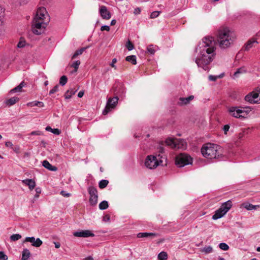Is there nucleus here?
Returning <instances> with one entry per match:
<instances>
[{
    "mask_svg": "<svg viewBox=\"0 0 260 260\" xmlns=\"http://www.w3.org/2000/svg\"><path fill=\"white\" fill-rule=\"evenodd\" d=\"M42 134V132L40 131H32L30 133V135L34 136V135H41Z\"/></svg>",
    "mask_w": 260,
    "mask_h": 260,
    "instance_id": "obj_44",
    "label": "nucleus"
},
{
    "mask_svg": "<svg viewBox=\"0 0 260 260\" xmlns=\"http://www.w3.org/2000/svg\"><path fill=\"white\" fill-rule=\"evenodd\" d=\"M126 47L129 51L132 50L134 48V45L130 41H128V42L126 43Z\"/></svg>",
    "mask_w": 260,
    "mask_h": 260,
    "instance_id": "obj_38",
    "label": "nucleus"
},
{
    "mask_svg": "<svg viewBox=\"0 0 260 260\" xmlns=\"http://www.w3.org/2000/svg\"><path fill=\"white\" fill-rule=\"evenodd\" d=\"M59 85H56L50 91H49V94H52L56 92L58 90Z\"/></svg>",
    "mask_w": 260,
    "mask_h": 260,
    "instance_id": "obj_42",
    "label": "nucleus"
},
{
    "mask_svg": "<svg viewBox=\"0 0 260 260\" xmlns=\"http://www.w3.org/2000/svg\"><path fill=\"white\" fill-rule=\"evenodd\" d=\"M212 251H213V248L211 246L205 247L203 249V251H204L206 253H210Z\"/></svg>",
    "mask_w": 260,
    "mask_h": 260,
    "instance_id": "obj_40",
    "label": "nucleus"
},
{
    "mask_svg": "<svg viewBox=\"0 0 260 260\" xmlns=\"http://www.w3.org/2000/svg\"><path fill=\"white\" fill-rule=\"evenodd\" d=\"M21 235L19 234H13L10 236V240L12 241H16L21 238Z\"/></svg>",
    "mask_w": 260,
    "mask_h": 260,
    "instance_id": "obj_32",
    "label": "nucleus"
},
{
    "mask_svg": "<svg viewBox=\"0 0 260 260\" xmlns=\"http://www.w3.org/2000/svg\"><path fill=\"white\" fill-rule=\"evenodd\" d=\"M46 16L48 17L47 11L44 7L39 8L32 21V31L35 34H41V29L46 27L47 22L45 21Z\"/></svg>",
    "mask_w": 260,
    "mask_h": 260,
    "instance_id": "obj_3",
    "label": "nucleus"
},
{
    "mask_svg": "<svg viewBox=\"0 0 260 260\" xmlns=\"http://www.w3.org/2000/svg\"><path fill=\"white\" fill-rule=\"evenodd\" d=\"M108 203L107 201H103L101 202L99 204V208L101 210H105L108 208Z\"/></svg>",
    "mask_w": 260,
    "mask_h": 260,
    "instance_id": "obj_27",
    "label": "nucleus"
},
{
    "mask_svg": "<svg viewBox=\"0 0 260 260\" xmlns=\"http://www.w3.org/2000/svg\"><path fill=\"white\" fill-rule=\"evenodd\" d=\"M42 165L45 168L48 169L49 171H56L57 170V168L55 166H52L48 161L46 160L43 161Z\"/></svg>",
    "mask_w": 260,
    "mask_h": 260,
    "instance_id": "obj_19",
    "label": "nucleus"
},
{
    "mask_svg": "<svg viewBox=\"0 0 260 260\" xmlns=\"http://www.w3.org/2000/svg\"><path fill=\"white\" fill-rule=\"evenodd\" d=\"M22 183L25 185L28 186L30 190H32L35 186L36 182L34 180L31 179H26L22 181Z\"/></svg>",
    "mask_w": 260,
    "mask_h": 260,
    "instance_id": "obj_16",
    "label": "nucleus"
},
{
    "mask_svg": "<svg viewBox=\"0 0 260 260\" xmlns=\"http://www.w3.org/2000/svg\"><path fill=\"white\" fill-rule=\"evenodd\" d=\"M85 260H93V257L91 256H88L85 258Z\"/></svg>",
    "mask_w": 260,
    "mask_h": 260,
    "instance_id": "obj_60",
    "label": "nucleus"
},
{
    "mask_svg": "<svg viewBox=\"0 0 260 260\" xmlns=\"http://www.w3.org/2000/svg\"><path fill=\"white\" fill-rule=\"evenodd\" d=\"M47 131H49L52 133L53 134L58 135L60 133V131L58 128H52L50 126H47L45 128Z\"/></svg>",
    "mask_w": 260,
    "mask_h": 260,
    "instance_id": "obj_26",
    "label": "nucleus"
},
{
    "mask_svg": "<svg viewBox=\"0 0 260 260\" xmlns=\"http://www.w3.org/2000/svg\"><path fill=\"white\" fill-rule=\"evenodd\" d=\"M192 162V157L187 154L180 153L176 157L175 164L179 167H183Z\"/></svg>",
    "mask_w": 260,
    "mask_h": 260,
    "instance_id": "obj_8",
    "label": "nucleus"
},
{
    "mask_svg": "<svg viewBox=\"0 0 260 260\" xmlns=\"http://www.w3.org/2000/svg\"><path fill=\"white\" fill-rule=\"evenodd\" d=\"M125 60L127 61H128V62L132 63L133 64H137L136 56L135 55L127 56L126 57Z\"/></svg>",
    "mask_w": 260,
    "mask_h": 260,
    "instance_id": "obj_24",
    "label": "nucleus"
},
{
    "mask_svg": "<svg viewBox=\"0 0 260 260\" xmlns=\"http://www.w3.org/2000/svg\"><path fill=\"white\" fill-rule=\"evenodd\" d=\"M35 240H36V239L34 237H27L25 238V239L24 241V242H29L31 243V244H32L35 243Z\"/></svg>",
    "mask_w": 260,
    "mask_h": 260,
    "instance_id": "obj_37",
    "label": "nucleus"
},
{
    "mask_svg": "<svg viewBox=\"0 0 260 260\" xmlns=\"http://www.w3.org/2000/svg\"><path fill=\"white\" fill-rule=\"evenodd\" d=\"M5 146L7 147H12L13 146L12 143L10 141H7L5 143Z\"/></svg>",
    "mask_w": 260,
    "mask_h": 260,
    "instance_id": "obj_54",
    "label": "nucleus"
},
{
    "mask_svg": "<svg viewBox=\"0 0 260 260\" xmlns=\"http://www.w3.org/2000/svg\"><path fill=\"white\" fill-rule=\"evenodd\" d=\"M36 194L35 195V199H37L39 197V194L41 192V189L40 187H37L35 189Z\"/></svg>",
    "mask_w": 260,
    "mask_h": 260,
    "instance_id": "obj_43",
    "label": "nucleus"
},
{
    "mask_svg": "<svg viewBox=\"0 0 260 260\" xmlns=\"http://www.w3.org/2000/svg\"><path fill=\"white\" fill-rule=\"evenodd\" d=\"M162 156L160 154L158 155L157 157L153 155H148L145 161V165L149 169H155L159 165H161L162 163Z\"/></svg>",
    "mask_w": 260,
    "mask_h": 260,
    "instance_id": "obj_6",
    "label": "nucleus"
},
{
    "mask_svg": "<svg viewBox=\"0 0 260 260\" xmlns=\"http://www.w3.org/2000/svg\"><path fill=\"white\" fill-rule=\"evenodd\" d=\"M228 111L231 116L241 118L246 117L250 110L248 107L232 106L228 108Z\"/></svg>",
    "mask_w": 260,
    "mask_h": 260,
    "instance_id": "obj_5",
    "label": "nucleus"
},
{
    "mask_svg": "<svg viewBox=\"0 0 260 260\" xmlns=\"http://www.w3.org/2000/svg\"><path fill=\"white\" fill-rule=\"evenodd\" d=\"M108 183L109 181L107 180L103 179L99 182V186L100 188L103 189L107 186Z\"/></svg>",
    "mask_w": 260,
    "mask_h": 260,
    "instance_id": "obj_29",
    "label": "nucleus"
},
{
    "mask_svg": "<svg viewBox=\"0 0 260 260\" xmlns=\"http://www.w3.org/2000/svg\"><path fill=\"white\" fill-rule=\"evenodd\" d=\"M232 206V203L231 200L224 202L220 207L217 210L215 214L212 216L213 220H217L222 217L231 209Z\"/></svg>",
    "mask_w": 260,
    "mask_h": 260,
    "instance_id": "obj_7",
    "label": "nucleus"
},
{
    "mask_svg": "<svg viewBox=\"0 0 260 260\" xmlns=\"http://www.w3.org/2000/svg\"><path fill=\"white\" fill-rule=\"evenodd\" d=\"M158 234L155 233H139L137 234L138 238L151 237V238L157 237Z\"/></svg>",
    "mask_w": 260,
    "mask_h": 260,
    "instance_id": "obj_17",
    "label": "nucleus"
},
{
    "mask_svg": "<svg viewBox=\"0 0 260 260\" xmlns=\"http://www.w3.org/2000/svg\"><path fill=\"white\" fill-rule=\"evenodd\" d=\"M141 11V9L140 8H137L135 9L134 11V13L135 15H138V14H139L140 13Z\"/></svg>",
    "mask_w": 260,
    "mask_h": 260,
    "instance_id": "obj_53",
    "label": "nucleus"
},
{
    "mask_svg": "<svg viewBox=\"0 0 260 260\" xmlns=\"http://www.w3.org/2000/svg\"><path fill=\"white\" fill-rule=\"evenodd\" d=\"M74 236L77 237H94V234L89 230H83L74 233Z\"/></svg>",
    "mask_w": 260,
    "mask_h": 260,
    "instance_id": "obj_12",
    "label": "nucleus"
},
{
    "mask_svg": "<svg viewBox=\"0 0 260 260\" xmlns=\"http://www.w3.org/2000/svg\"><path fill=\"white\" fill-rule=\"evenodd\" d=\"M12 149L15 153L17 154L20 153V147L19 146H15L14 147L13 146Z\"/></svg>",
    "mask_w": 260,
    "mask_h": 260,
    "instance_id": "obj_47",
    "label": "nucleus"
},
{
    "mask_svg": "<svg viewBox=\"0 0 260 260\" xmlns=\"http://www.w3.org/2000/svg\"><path fill=\"white\" fill-rule=\"evenodd\" d=\"M84 91H82V90H81V91H80L79 92V93H78V98H82V97L83 96V95H84Z\"/></svg>",
    "mask_w": 260,
    "mask_h": 260,
    "instance_id": "obj_56",
    "label": "nucleus"
},
{
    "mask_svg": "<svg viewBox=\"0 0 260 260\" xmlns=\"http://www.w3.org/2000/svg\"><path fill=\"white\" fill-rule=\"evenodd\" d=\"M116 20L115 19H113L111 21V25H114L116 24Z\"/></svg>",
    "mask_w": 260,
    "mask_h": 260,
    "instance_id": "obj_61",
    "label": "nucleus"
},
{
    "mask_svg": "<svg viewBox=\"0 0 260 260\" xmlns=\"http://www.w3.org/2000/svg\"><path fill=\"white\" fill-rule=\"evenodd\" d=\"M219 146L211 143H207L201 149L202 155L208 159H215L220 161L224 159V155L219 152Z\"/></svg>",
    "mask_w": 260,
    "mask_h": 260,
    "instance_id": "obj_4",
    "label": "nucleus"
},
{
    "mask_svg": "<svg viewBox=\"0 0 260 260\" xmlns=\"http://www.w3.org/2000/svg\"><path fill=\"white\" fill-rule=\"evenodd\" d=\"M8 256L3 251H0V260H7Z\"/></svg>",
    "mask_w": 260,
    "mask_h": 260,
    "instance_id": "obj_41",
    "label": "nucleus"
},
{
    "mask_svg": "<svg viewBox=\"0 0 260 260\" xmlns=\"http://www.w3.org/2000/svg\"><path fill=\"white\" fill-rule=\"evenodd\" d=\"M76 91V90H74V89H71L68 90L64 94L65 99H70L72 97V95H74Z\"/></svg>",
    "mask_w": 260,
    "mask_h": 260,
    "instance_id": "obj_25",
    "label": "nucleus"
},
{
    "mask_svg": "<svg viewBox=\"0 0 260 260\" xmlns=\"http://www.w3.org/2000/svg\"><path fill=\"white\" fill-rule=\"evenodd\" d=\"M230 125L229 124H226V125H224L222 129L224 131V133L225 135L227 134V133L229 131V129H230Z\"/></svg>",
    "mask_w": 260,
    "mask_h": 260,
    "instance_id": "obj_46",
    "label": "nucleus"
},
{
    "mask_svg": "<svg viewBox=\"0 0 260 260\" xmlns=\"http://www.w3.org/2000/svg\"><path fill=\"white\" fill-rule=\"evenodd\" d=\"M30 255L29 250L27 248L24 249L22 252V260H28Z\"/></svg>",
    "mask_w": 260,
    "mask_h": 260,
    "instance_id": "obj_21",
    "label": "nucleus"
},
{
    "mask_svg": "<svg viewBox=\"0 0 260 260\" xmlns=\"http://www.w3.org/2000/svg\"><path fill=\"white\" fill-rule=\"evenodd\" d=\"M219 248L223 250H228L229 249V245L225 243H221L219 245Z\"/></svg>",
    "mask_w": 260,
    "mask_h": 260,
    "instance_id": "obj_35",
    "label": "nucleus"
},
{
    "mask_svg": "<svg viewBox=\"0 0 260 260\" xmlns=\"http://www.w3.org/2000/svg\"><path fill=\"white\" fill-rule=\"evenodd\" d=\"M194 96L193 95H190L187 98H180L177 104L179 106H182L188 104L190 101L193 100Z\"/></svg>",
    "mask_w": 260,
    "mask_h": 260,
    "instance_id": "obj_15",
    "label": "nucleus"
},
{
    "mask_svg": "<svg viewBox=\"0 0 260 260\" xmlns=\"http://www.w3.org/2000/svg\"><path fill=\"white\" fill-rule=\"evenodd\" d=\"M240 69H238L237 71L236 72H235L234 73V76L236 77H237L238 76V75L241 73V72L240 71Z\"/></svg>",
    "mask_w": 260,
    "mask_h": 260,
    "instance_id": "obj_57",
    "label": "nucleus"
},
{
    "mask_svg": "<svg viewBox=\"0 0 260 260\" xmlns=\"http://www.w3.org/2000/svg\"><path fill=\"white\" fill-rule=\"evenodd\" d=\"M60 194L64 196V197H69L71 196V194L69 193H66V191L62 190L60 192Z\"/></svg>",
    "mask_w": 260,
    "mask_h": 260,
    "instance_id": "obj_55",
    "label": "nucleus"
},
{
    "mask_svg": "<svg viewBox=\"0 0 260 260\" xmlns=\"http://www.w3.org/2000/svg\"><path fill=\"white\" fill-rule=\"evenodd\" d=\"M257 92H252L245 97V100L250 104L260 103V88L258 87Z\"/></svg>",
    "mask_w": 260,
    "mask_h": 260,
    "instance_id": "obj_9",
    "label": "nucleus"
},
{
    "mask_svg": "<svg viewBox=\"0 0 260 260\" xmlns=\"http://www.w3.org/2000/svg\"><path fill=\"white\" fill-rule=\"evenodd\" d=\"M54 244H55V247L56 248H58L60 246V244L59 242H54Z\"/></svg>",
    "mask_w": 260,
    "mask_h": 260,
    "instance_id": "obj_59",
    "label": "nucleus"
},
{
    "mask_svg": "<svg viewBox=\"0 0 260 260\" xmlns=\"http://www.w3.org/2000/svg\"><path fill=\"white\" fill-rule=\"evenodd\" d=\"M48 81H45V82H44V85L45 86H47L48 85Z\"/></svg>",
    "mask_w": 260,
    "mask_h": 260,
    "instance_id": "obj_64",
    "label": "nucleus"
},
{
    "mask_svg": "<svg viewBox=\"0 0 260 260\" xmlns=\"http://www.w3.org/2000/svg\"><path fill=\"white\" fill-rule=\"evenodd\" d=\"M118 101V98L117 96H114L113 98H110L108 99L106 106L103 111V114L104 115H107L112 109H114Z\"/></svg>",
    "mask_w": 260,
    "mask_h": 260,
    "instance_id": "obj_11",
    "label": "nucleus"
},
{
    "mask_svg": "<svg viewBox=\"0 0 260 260\" xmlns=\"http://www.w3.org/2000/svg\"><path fill=\"white\" fill-rule=\"evenodd\" d=\"M147 50L148 52L151 55L154 54V53L155 52V49L153 45H149L147 47Z\"/></svg>",
    "mask_w": 260,
    "mask_h": 260,
    "instance_id": "obj_34",
    "label": "nucleus"
},
{
    "mask_svg": "<svg viewBox=\"0 0 260 260\" xmlns=\"http://www.w3.org/2000/svg\"><path fill=\"white\" fill-rule=\"evenodd\" d=\"M38 107H43L44 106V104L43 102H38Z\"/></svg>",
    "mask_w": 260,
    "mask_h": 260,
    "instance_id": "obj_58",
    "label": "nucleus"
},
{
    "mask_svg": "<svg viewBox=\"0 0 260 260\" xmlns=\"http://www.w3.org/2000/svg\"><path fill=\"white\" fill-rule=\"evenodd\" d=\"M117 61V59L116 58H113L112 60V62L110 63V66L112 67V68H114L115 69H116V66L114 65V63H115Z\"/></svg>",
    "mask_w": 260,
    "mask_h": 260,
    "instance_id": "obj_52",
    "label": "nucleus"
},
{
    "mask_svg": "<svg viewBox=\"0 0 260 260\" xmlns=\"http://www.w3.org/2000/svg\"><path fill=\"white\" fill-rule=\"evenodd\" d=\"M218 78L217 76L210 75L209 76V80L212 81H215Z\"/></svg>",
    "mask_w": 260,
    "mask_h": 260,
    "instance_id": "obj_49",
    "label": "nucleus"
},
{
    "mask_svg": "<svg viewBox=\"0 0 260 260\" xmlns=\"http://www.w3.org/2000/svg\"><path fill=\"white\" fill-rule=\"evenodd\" d=\"M100 13L101 17L106 20H108L111 18V14L108 11L107 8L105 6H102L100 9Z\"/></svg>",
    "mask_w": 260,
    "mask_h": 260,
    "instance_id": "obj_14",
    "label": "nucleus"
},
{
    "mask_svg": "<svg viewBox=\"0 0 260 260\" xmlns=\"http://www.w3.org/2000/svg\"><path fill=\"white\" fill-rule=\"evenodd\" d=\"M158 259L159 260H167L168 259V254L165 251H161L158 254Z\"/></svg>",
    "mask_w": 260,
    "mask_h": 260,
    "instance_id": "obj_28",
    "label": "nucleus"
},
{
    "mask_svg": "<svg viewBox=\"0 0 260 260\" xmlns=\"http://www.w3.org/2000/svg\"><path fill=\"white\" fill-rule=\"evenodd\" d=\"M244 207L247 210H252L253 209H256L257 206L253 205L251 204L247 203L246 204H244Z\"/></svg>",
    "mask_w": 260,
    "mask_h": 260,
    "instance_id": "obj_30",
    "label": "nucleus"
},
{
    "mask_svg": "<svg viewBox=\"0 0 260 260\" xmlns=\"http://www.w3.org/2000/svg\"><path fill=\"white\" fill-rule=\"evenodd\" d=\"M159 151L161 153H163L164 152V148L162 147H160Z\"/></svg>",
    "mask_w": 260,
    "mask_h": 260,
    "instance_id": "obj_63",
    "label": "nucleus"
},
{
    "mask_svg": "<svg viewBox=\"0 0 260 260\" xmlns=\"http://www.w3.org/2000/svg\"><path fill=\"white\" fill-rule=\"evenodd\" d=\"M258 43L255 39L251 38L249 39L244 45L243 50L245 51H249L251 48L255 46V44Z\"/></svg>",
    "mask_w": 260,
    "mask_h": 260,
    "instance_id": "obj_13",
    "label": "nucleus"
},
{
    "mask_svg": "<svg viewBox=\"0 0 260 260\" xmlns=\"http://www.w3.org/2000/svg\"><path fill=\"white\" fill-rule=\"evenodd\" d=\"M88 48V46L87 47H83V48H81V49H79V50H77V51H76V52L74 53V54H73V55L72 56V59H74L75 58H76L78 55H81L83 53V52L86 49Z\"/></svg>",
    "mask_w": 260,
    "mask_h": 260,
    "instance_id": "obj_22",
    "label": "nucleus"
},
{
    "mask_svg": "<svg viewBox=\"0 0 260 260\" xmlns=\"http://www.w3.org/2000/svg\"><path fill=\"white\" fill-rule=\"evenodd\" d=\"M160 13V11H154V12H152L150 15V18H152V19L156 18L158 16Z\"/></svg>",
    "mask_w": 260,
    "mask_h": 260,
    "instance_id": "obj_39",
    "label": "nucleus"
},
{
    "mask_svg": "<svg viewBox=\"0 0 260 260\" xmlns=\"http://www.w3.org/2000/svg\"><path fill=\"white\" fill-rule=\"evenodd\" d=\"M215 42L212 37H206L200 42L196 48V52L198 53L195 62L198 67L205 71L209 70L208 65L213 61L215 56Z\"/></svg>",
    "mask_w": 260,
    "mask_h": 260,
    "instance_id": "obj_1",
    "label": "nucleus"
},
{
    "mask_svg": "<svg viewBox=\"0 0 260 260\" xmlns=\"http://www.w3.org/2000/svg\"><path fill=\"white\" fill-rule=\"evenodd\" d=\"M42 243L43 242L42 240L40 238H38L36 239L35 243L31 245L34 247H39L41 246Z\"/></svg>",
    "mask_w": 260,
    "mask_h": 260,
    "instance_id": "obj_33",
    "label": "nucleus"
},
{
    "mask_svg": "<svg viewBox=\"0 0 260 260\" xmlns=\"http://www.w3.org/2000/svg\"><path fill=\"white\" fill-rule=\"evenodd\" d=\"M101 30L102 31H109L110 30V27L108 25H103L101 27Z\"/></svg>",
    "mask_w": 260,
    "mask_h": 260,
    "instance_id": "obj_50",
    "label": "nucleus"
},
{
    "mask_svg": "<svg viewBox=\"0 0 260 260\" xmlns=\"http://www.w3.org/2000/svg\"><path fill=\"white\" fill-rule=\"evenodd\" d=\"M68 81V78L66 76L63 75L61 76L59 79V84L61 86H64L66 84Z\"/></svg>",
    "mask_w": 260,
    "mask_h": 260,
    "instance_id": "obj_31",
    "label": "nucleus"
},
{
    "mask_svg": "<svg viewBox=\"0 0 260 260\" xmlns=\"http://www.w3.org/2000/svg\"><path fill=\"white\" fill-rule=\"evenodd\" d=\"M25 84L24 83V81L21 82V83L18 86H17V87H16L14 88L11 90L10 92L14 93V92H16L21 91V89L24 86Z\"/></svg>",
    "mask_w": 260,
    "mask_h": 260,
    "instance_id": "obj_23",
    "label": "nucleus"
},
{
    "mask_svg": "<svg viewBox=\"0 0 260 260\" xmlns=\"http://www.w3.org/2000/svg\"><path fill=\"white\" fill-rule=\"evenodd\" d=\"M25 42L24 41L20 40L19 42L17 44V47L18 48H23L25 46Z\"/></svg>",
    "mask_w": 260,
    "mask_h": 260,
    "instance_id": "obj_45",
    "label": "nucleus"
},
{
    "mask_svg": "<svg viewBox=\"0 0 260 260\" xmlns=\"http://www.w3.org/2000/svg\"><path fill=\"white\" fill-rule=\"evenodd\" d=\"M216 35L219 46L222 49L229 48L235 40L234 34L227 27H220Z\"/></svg>",
    "mask_w": 260,
    "mask_h": 260,
    "instance_id": "obj_2",
    "label": "nucleus"
},
{
    "mask_svg": "<svg viewBox=\"0 0 260 260\" xmlns=\"http://www.w3.org/2000/svg\"><path fill=\"white\" fill-rule=\"evenodd\" d=\"M80 60H76L71 65V67L75 69V71L76 72L79 68V65L80 64Z\"/></svg>",
    "mask_w": 260,
    "mask_h": 260,
    "instance_id": "obj_36",
    "label": "nucleus"
},
{
    "mask_svg": "<svg viewBox=\"0 0 260 260\" xmlns=\"http://www.w3.org/2000/svg\"><path fill=\"white\" fill-rule=\"evenodd\" d=\"M38 101H34V102H29L28 103H27V106H30V107H34V106H38Z\"/></svg>",
    "mask_w": 260,
    "mask_h": 260,
    "instance_id": "obj_48",
    "label": "nucleus"
},
{
    "mask_svg": "<svg viewBox=\"0 0 260 260\" xmlns=\"http://www.w3.org/2000/svg\"><path fill=\"white\" fill-rule=\"evenodd\" d=\"M19 100V98L14 96L12 97L5 101V104L9 106H12L18 102Z\"/></svg>",
    "mask_w": 260,
    "mask_h": 260,
    "instance_id": "obj_20",
    "label": "nucleus"
},
{
    "mask_svg": "<svg viewBox=\"0 0 260 260\" xmlns=\"http://www.w3.org/2000/svg\"><path fill=\"white\" fill-rule=\"evenodd\" d=\"M224 73H222L221 74H220L219 76H217L218 77V78H221L223 77L224 76Z\"/></svg>",
    "mask_w": 260,
    "mask_h": 260,
    "instance_id": "obj_62",
    "label": "nucleus"
},
{
    "mask_svg": "<svg viewBox=\"0 0 260 260\" xmlns=\"http://www.w3.org/2000/svg\"><path fill=\"white\" fill-rule=\"evenodd\" d=\"M103 221H105V222H108L110 221V215H108V214H106L105 215L104 217H103Z\"/></svg>",
    "mask_w": 260,
    "mask_h": 260,
    "instance_id": "obj_51",
    "label": "nucleus"
},
{
    "mask_svg": "<svg viewBox=\"0 0 260 260\" xmlns=\"http://www.w3.org/2000/svg\"><path fill=\"white\" fill-rule=\"evenodd\" d=\"M88 191L90 197L89 202L91 206H95L98 203V194L97 189L92 186L88 187Z\"/></svg>",
    "mask_w": 260,
    "mask_h": 260,
    "instance_id": "obj_10",
    "label": "nucleus"
},
{
    "mask_svg": "<svg viewBox=\"0 0 260 260\" xmlns=\"http://www.w3.org/2000/svg\"><path fill=\"white\" fill-rule=\"evenodd\" d=\"M165 143L168 146H170L172 148H179L180 147L178 144H177L176 141L171 138L167 139Z\"/></svg>",
    "mask_w": 260,
    "mask_h": 260,
    "instance_id": "obj_18",
    "label": "nucleus"
}]
</instances>
